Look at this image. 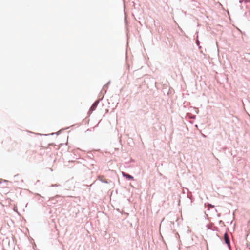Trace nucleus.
<instances>
[{"instance_id":"f257e3e1","label":"nucleus","mask_w":250,"mask_h":250,"mask_svg":"<svg viewBox=\"0 0 250 250\" xmlns=\"http://www.w3.org/2000/svg\"><path fill=\"white\" fill-rule=\"evenodd\" d=\"M224 240H225V243L228 246H229L230 242H229V238L228 235L227 233H225L224 234Z\"/></svg>"},{"instance_id":"f03ea898","label":"nucleus","mask_w":250,"mask_h":250,"mask_svg":"<svg viewBox=\"0 0 250 250\" xmlns=\"http://www.w3.org/2000/svg\"><path fill=\"white\" fill-rule=\"evenodd\" d=\"M122 174L124 177H125L127 179H129V180H133V177L131 175L126 174V173H125L124 172H122Z\"/></svg>"},{"instance_id":"7ed1b4c3","label":"nucleus","mask_w":250,"mask_h":250,"mask_svg":"<svg viewBox=\"0 0 250 250\" xmlns=\"http://www.w3.org/2000/svg\"><path fill=\"white\" fill-rule=\"evenodd\" d=\"M98 179L102 182L104 183H108L107 180L104 176H99Z\"/></svg>"},{"instance_id":"20e7f679","label":"nucleus","mask_w":250,"mask_h":250,"mask_svg":"<svg viewBox=\"0 0 250 250\" xmlns=\"http://www.w3.org/2000/svg\"><path fill=\"white\" fill-rule=\"evenodd\" d=\"M208 208H213L214 206L211 205V204H208Z\"/></svg>"},{"instance_id":"39448f33","label":"nucleus","mask_w":250,"mask_h":250,"mask_svg":"<svg viewBox=\"0 0 250 250\" xmlns=\"http://www.w3.org/2000/svg\"><path fill=\"white\" fill-rule=\"evenodd\" d=\"M19 176V175L18 174H17V175H14V178H16V177H18Z\"/></svg>"},{"instance_id":"423d86ee","label":"nucleus","mask_w":250,"mask_h":250,"mask_svg":"<svg viewBox=\"0 0 250 250\" xmlns=\"http://www.w3.org/2000/svg\"><path fill=\"white\" fill-rule=\"evenodd\" d=\"M96 106V103H95L94 104H93V106L91 108H92L93 106Z\"/></svg>"},{"instance_id":"0eeeda50","label":"nucleus","mask_w":250,"mask_h":250,"mask_svg":"<svg viewBox=\"0 0 250 250\" xmlns=\"http://www.w3.org/2000/svg\"><path fill=\"white\" fill-rule=\"evenodd\" d=\"M3 181H4V182H8V181H7V180H3Z\"/></svg>"}]
</instances>
